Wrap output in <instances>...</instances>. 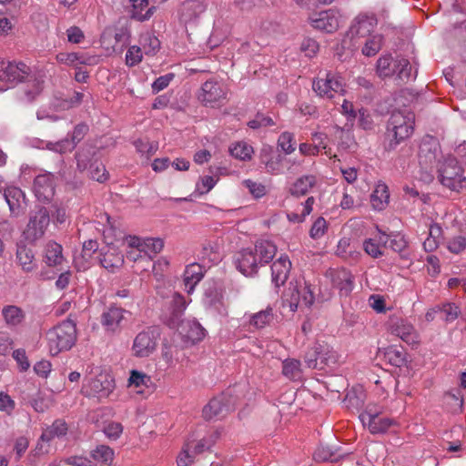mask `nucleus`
Segmentation results:
<instances>
[{
	"mask_svg": "<svg viewBox=\"0 0 466 466\" xmlns=\"http://www.w3.org/2000/svg\"><path fill=\"white\" fill-rule=\"evenodd\" d=\"M277 253L276 245L269 240L260 239L254 248H243L236 253L234 262L245 276H253L259 267L268 264Z\"/></svg>",
	"mask_w": 466,
	"mask_h": 466,
	"instance_id": "nucleus-1",
	"label": "nucleus"
},
{
	"mask_svg": "<svg viewBox=\"0 0 466 466\" xmlns=\"http://www.w3.org/2000/svg\"><path fill=\"white\" fill-rule=\"evenodd\" d=\"M415 116L408 110L393 111L386 123L383 148L391 152L407 141L414 133Z\"/></svg>",
	"mask_w": 466,
	"mask_h": 466,
	"instance_id": "nucleus-2",
	"label": "nucleus"
},
{
	"mask_svg": "<svg viewBox=\"0 0 466 466\" xmlns=\"http://www.w3.org/2000/svg\"><path fill=\"white\" fill-rule=\"evenodd\" d=\"M48 347L53 356L68 350L76 339V329L72 320H66L50 329L47 334Z\"/></svg>",
	"mask_w": 466,
	"mask_h": 466,
	"instance_id": "nucleus-3",
	"label": "nucleus"
},
{
	"mask_svg": "<svg viewBox=\"0 0 466 466\" xmlns=\"http://www.w3.org/2000/svg\"><path fill=\"white\" fill-rule=\"evenodd\" d=\"M437 167L438 178L442 186L454 191L466 187V177L455 157L448 156Z\"/></svg>",
	"mask_w": 466,
	"mask_h": 466,
	"instance_id": "nucleus-4",
	"label": "nucleus"
},
{
	"mask_svg": "<svg viewBox=\"0 0 466 466\" xmlns=\"http://www.w3.org/2000/svg\"><path fill=\"white\" fill-rule=\"evenodd\" d=\"M315 300L313 289L304 279L291 280L284 292L283 301L291 311H296L300 305L310 307Z\"/></svg>",
	"mask_w": 466,
	"mask_h": 466,
	"instance_id": "nucleus-5",
	"label": "nucleus"
},
{
	"mask_svg": "<svg viewBox=\"0 0 466 466\" xmlns=\"http://www.w3.org/2000/svg\"><path fill=\"white\" fill-rule=\"evenodd\" d=\"M377 73L382 78L396 76L400 82H405L411 77V66L406 58L393 60L390 55L382 56L377 61Z\"/></svg>",
	"mask_w": 466,
	"mask_h": 466,
	"instance_id": "nucleus-6",
	"label": "nucleus"
},
{
	"mask_svg": "<svg viewBox=\"0 0 466 466\" xmlns=\"http://www.w3.org/2000/svg\"><path fill=\"white\" fill-rule=\"evenodd\" d=\"M49 224L50 214L46 208L41 207L32 211L24 230L25 239L30 242L41 239L45 236Z\"/></svg>",
	"mask_w": 466,
	"mask_h": 466,
	"instance_id": "nucleus-7",
	"label": "nucleus"
},
{
	"mask_svg": "<svg viewBox=\"0 0 466 466\" xmlns=\"http://www.w3.org/2000/svg\"><path fill=\"white\" fill-rule=\"evenodd\" d=\"M115 388L114 380L107 374L100 373L95 378L86 379L82 393L97 399L107 398Z\"/></svg>",
	"mask_w": 466,
	"mask_h": 466,
	"instance_id": "nucleus-8",
	"label": "nucleus"
},
{
	"mask_svg": "<svg viewBox=\"0 0 466 466\" xmlns=\"http://www.w3.org/2000/svg\"><path fill=\"white\" fill-rule=\"evenodd\" d=\"M236 405V398L228 390L213 398L204 408L203 417L212 420L217 417H224L233 410Z\"/></svg>",
	"mask_w": 466,
	"mask_h": 466,
	"instance_id": "nucleus-9",
	"label": "nucleus"
},
{
	"mask_svg": "<svg viewBox=\"0 0 466 466\" xmlns=\"http://www.w3.org/2000/svg\"><path fill=\"white\" fill-rule=\"evenodd\" d=\"M389 331L409 345H418L420 335L414 326L407 319L396 315L390 316L388 321Z\"/></svg>",
	"mask_w": 466,
	"mask_h": 466,
	"instance_id": "nucleus-10",
	"label": "nucleus"
},
{
	"mask_svg": "<svg viewBox=\"0 0 466 466\" xmlns=\"http://www.w3.org/2000/svg\"><path fill=\"white\" fill-rule=\"evenodd\" d=\"M159 331L157 328H148L139 332L133 342L134 356L145 358L150 356L157 349Z\"/></svg>",
	"mask_w": 466,
	"mask_h": 466,
	"instance_id": "nucleus-11",
	"label": "nucleus"
},
{
	"mask_svg": "<svg viewBox=\"0 0 466 466\" xmlns=\"http://www.w3.org/2000/svg\"><path fill=\"white\" fill-rule=\"evenodd\" d=\"M44 75L40 73H29L25 81L21 82V86L16 90V95L22 102H33L43 91Z\"/></svg>",
	"mask_w": 466,
	"mask_h": 466,
	"instance_id": "nucleus-12",
	"label": "nucleus"
},
{
	"mask_svg": "<svg viewBox=\"0 0 466 466\" xmlns=\"http://www.w3.org/2000/svg\"><path fill=\"white\" fill-rule=\"evenodd\" d=\"M378 25V19L374 13H360L352 21L350 34L352 37H368L371 35Z\"/></svg>",
	"mask_w": 466,
	"mask_h": 466,
	"instance_id": "nucleus-13",
	"label": "nucleus"
},
{
	"mask_svg": "<svg viewBox=\"0 0 466 466\" xmlns=\"http://www.w3.org/2000/svg\"><path fill=\"white\" fill-rule=\"evenodd\" d=\"M29 67L24 63L0 60V81L14 85L23 82L29 75Z\"/></svg>",
	"mask_w": 466,
	"mask_h": 466,
	"instance_id": "nucleus-14",
	"label": "nucleus"
},
{
	"mask_svg": "<svg viewBox=\"0 0 466 466\" xmlns=\"http://www.w3.org/2000/svg\"><path fill=\"white\" fill-rule=\"evenodd\" d=\"M441 155L439 143L433 137L423 139L419 149V163L420 165L428 169L432 168L433 166L439 162V157Z\"/></svg>",
	"mask_w": 466,
	"mask_h": 466,
	"instance_id": "nucleus-15",
	"label": "nucleus"
},
{
	"mask_svg": "<svg viewBox=\"0 0 466 466\" xmlns=\"http://www.w3.org/2000/svg\"><path fill=\"white\" fill-rule=\"evenodd\" d=\"M226 89L221 83L208 80L202 85L198 99L206 106H215L226 99Z\"/></svg>",
	"mask_w": 466,
	"mask_h": 466,
	"instance_id": "nucleus-16",
	"label": "nucleus"
},
{
	"mask_svg": "<svg viewBox=\"0 0 466 466\" xmlns=\"http://www.w3.org/2000/svg\"><path fill=\"white\" fill-rule=\"evenodd\" d=\"M309 21L314 28L326 33L335 32L339 25L338 13L333 9L314 14L309 17Z\"/></svg>",
	"mask_w": 466,
	"mask_h": 466,
	"instance_id": "nucleus-17",
	"label": "nucleus"
},
{
	"mask_svg": "<svg viewBox=\"0 0 466 466\" xmlns=\"http://www.w3.org/2000/svg\"><path fill=\"white\" fill-rule=\"evenodd\" d=\"M126 315L130 313L121 308L111 307L101 316V324L108 332L119 331L127 321Z\"/></svg>",
	"mask_w": 466,
	"mask_h": 466,
	"instance_id": "nucleus-18",
	"label": "nucleus"
},
{
	"mask_svg": "<svg viewBox=\"0 0 466 466\" xmlns=\"http://www.w3.org/2000/svg\"><path fill=\"white\" fill-rule=\"evenodd\" d=\"M332 286L339 292L340 297H348L354 288V278L346 268L330 269L329 271Z\"/></svg>",
	"mask_w": 466,
	"mask_h": 466,
	"instance_id": "nucleus-19",
	"label": "nucleus"
},
{
	"mask_svg": "<svg viewBox=\"0 0 466 466\" xmlns=\"http://www.w3.org/2000/svg\"><path fill=\"white\" fill-rule=\"evenodd\" d=\"M33 190L39 201H49L55 194L54 175L45 172L35 177Z\"/></svg>",
	"mask_w": 466,
	"mask_h": 466,
	"instance_id": "nucleus-20",
	"label": "nucleus"
},
{
	"mask_svg": "<svg viewBox=\"0 0 466 466\" xmlns=\"http://www.w3.org/2000/svg\"><path fill=\"white\" fill-rule=\"evenodd\" d=\"M204 0H186L180 6V19L187 24L195 22L207 9Z\"/></svg>",
	"mask_w": 466,
	"mask_h": 466,
	"instance_id": "nucleus-21",
	"label": "nucleus"
},
{
	"mask_svg": "<svg viewBox=\"0 0 466 466\" xmlns=\"http://www.w3.org/2000/svg\"><path fill=\"white\" fill-rule=\"evenodd\" d=\"M179 333L183 335L187 340L192 343L198 342L206 336L205 329L197 321L194 320H178L176 323Z\"/></svg>",
	"mask_w": 466,
	"mask_h": 466,
	"instance_id": "nucleus-22",
	"label": "nucleus"
},
{
	"mask_svg": "<svg viewBox=\"0 0 466 466\" xmlns=\"http://www.w3.org/2000/svg\"><path fill=\"white\" fill-rule=\"evenodd\" d=\"M291 269V262L288 256H280L271 266L272 283L276 288L284 285Z\"/></svg>",
	"mask_w": 466,
	"mask_h": 466,
	"instance_id": "nucleus-23",
	"label": "nucleus"
},
{
	"mask_svg": "<svg viewBox=\"0 0 466 466\" xmlns=\"http://www.w3.org/2000/svg\"><path fill=\"white\" fill-rule=\"evenodd\" d=\"M388 245V235L379 230L374 238L363 241V249L370 257L377 258L384 255L383 248Z\"/></svg>",
	"mask_w": 466,
	"mask_h": 466,
	"instance_id": "nucleus-24",
	"label": "nucleus"
},
{
	"mask_svg": "<svg viewBox=\"0 0 466 466\" xmlns=\"http://www.w3.org/2000/svg\"><path fill=\"white\" fill-rule=\"evenodd\" d=\"M130 17L139 22L149 20L156 12V6L148 7L149 0H129Z\"/></svg>",
	"mask_w": 466,
	"mask_h": 466,
	"instance_id": "nucleus-25",
	"label": "nucleus"
},
{
	"mask_svg": "<svg viewBox=\"0 0 466 466\" xmlns=\"http://www.w3.org/2000/svg\"><path fill=\"white\" fill-rule=\"evenodd\" d=\"M318 179L314 175H303L298 177L289 187V193L294 197L306 196L316 187Z\"/></svg>",
	"mask_w": 466,
	"mask_h": 466,
	"instance_id": "nucleus-26",
	"label": "nucleus"
},
{
	"mask_svg": "<svg viewBox=\"0 0 466 466\" xmlns=\"http://www.w3.org/2000/svg\"><path fill=\"white\" fill-rule=\"evenodd\" d=\"M91 461L99 466H110L115 458V451L107 445H96L95 449L90 451Z\"/></svg>",
	"mask_w": 466,
	"mask_h": 466,
	"instance_id": "nucleus-27",
	"label": "nucleus"
},
{
	"mask_svg": "<svg viewBox=\"0 0 466 466\" xmlns=\"http://www.w3.org/2000/svg\"><path fill=\"white\" fill-rule=\"evenodd\" d=\"M63 248L55 241L46 243L44 250V261L49 267L61 265L64 261Z\"/></svg>",
	"mask_w": 466,
	"mask_h": 466,
	"instance_id": "nucleus-28",
	"label": "nucleus"
},
{
	"mask_svg": "<svg viewBox=\"0 0 466 466\" xmlns=\"http://www.w3.org/2000/svg\"><path fill=\"white\" fill-rule=\"evenodd\" d=\"M203 276V268L198 263L187 266L184 272V284L187 293L190 294L194 290L195 286L202 279Z\"/></svg>",
	"mask_w": 466,
	"mask_h": 466,
	"instance_id": "nucleus-29",
	"label": "nucleus"
},
{
	"mask_svg": "<svg viewBox=\"0 0 466 466\" xmlns=\"http://www.w3.org/2000/svg\"><path fill=\"white\" fill-rule=\"evenodd\" d=\"M56 59L59 64L77 69L81 65H90V57L83 53H66L60 52L56 56Z\"/></svg>",
	"mask_w": 466,
	"mask_h": 466,
	"instance_id": "nucleus-30",
	"label": "nucleus"
},
{
	"mask_svg": "<svg viewBox=\"0 0 466 466\" xmlns=\"http://www.w3.org/2000/svg\"><path fill=\"white\" fill-rule=\"evenodd\" d=\"M282 156L274 153L270 148H264L260 154L261 163L265 165L268 172L280 173L282 169Z\"/></svg>",
	"mask_w": 466,
	"mask_h": 466,
	"instance_id": "nucleus-31",
	"label": "nucleus"
},
{
	"mask_svg": "<svg viewBox=\"0 0 466 466\" xmlns=\"http://www.w3.org/2000/svg\"><path fill=\"white\" fill-rule=\"evenodd\" d=\"M219 247L216 241L207 240L205 241L198 252V258L203 263H217L220 260Z\"/></svg>",
	"mask_w": 466,
	"mask_h": 466,
	"instance_id": "nucleus-32",
	"label": "nucleus"
},
{
	"mask_svg": "<svg viewBox=\"0 0 466 466\" xmlns=\"http://www.w3.org/2000/svg\"><path fill=\"white\" fill-rule=\"evenodd\" d=\"M141 246L140 253L144 254L145 261L149 264L153 257L163 249L164 241L159 238H147L143 239Z\"/></svg>",
	"mask_w": 466,
	"mask_h": 466,
	"instance_id": "nucleus-33",
	"label": "nucleus"
},
{
	"mask_svg": "<svg viewBox=\"0 0 466 466\" xmlns=\"http://www.w3.org/2000/svg\"><path fill=\"white\" fill-rule=\"evenodd\" d=\"M366 393L362 387H353L346 394L344 403L348 409L357 410L361 409L365 403Z\"/></svg>",
	"mask_w": 466,
	"mask_h": 466,
	"instance_id": "nucleus-34",
	"label": "nucleus"
},
{
	"mask_svg": "<svg viewBox=\"0 0 466 466\" xmlns=\"http://www.w3.org/2000/svg\"><path fill=\"white\" fill-rule=\"evenodd\" d=\"M390 193L386 184L379 183L370 196V203L374 209L382 210L389 203Z\"/></svg>",
	"mask_w": 466,
	"mask_h": 466,
	"instance_id": "nucleus-35",
	"label": "nucleus"
},
{
	"mask_svg": "<svg viewBox=\"0 0 466 466\" xmlns=\"http://www.w3.org/2000/svg\"><path fill=\"white\" fill-rule=\"evenodd\" d=\"M2 316L9 327L20 325L25 318L24 310L15 305L5 306L2 309Z\"/></svg>",
	"mask_w": 466,
	"mask_h": 466,
	"instance_id": "nucleus-36",
	"label": "nucleus"
},
{
	"mask_svg": "<svg viewBox=\"0 0 466 466\" xmlns=\"http://www.w3.org/2000/svg\"><path fill=\"white\" fill-rule=\"evenodd\" d=\"M315 198L309 197L303 203H300L295 211L289 212L287 218L289 221L292 223H301L305 220L306 217L309 216L312 209Z\"/></svg>",
	"mask_w": 466,
	"mask_h": 466,
	"instance_id": "nucleus-37",
	"label": "nucleus"
},
{
	"mask_svg": "<svg viewBox=\"0 0 466 466\" xmlns=\"http://www.w3.org/2000/svg\"><path fill=\"white\" fill-rule=\"evenodd\" d=\"M366 420H368L366 426L372 434L383 433L395 423L393 420L380 416L372 418L370 415H366Z\"/></svg>",
	"mask_w": 466,
	"mask_h": 466,
	"instance_id": "nucleus-38",
	"label": "nucleus"
},
{
	"mask_svg": "<svg viewBox=\"0 0 466 466\" xmlns=\"http://www.w3.org/2000/svg\"><path fill=\"white\" fill-rule=\"evenodd\" d=\"M16 259L23 270L25 272H30L36 268L33 251L25 246L18 247L16 251Z\"/></svg>",
	"mask_w": 466,
	"mask_h": 466,
	"instance_id": "nucleus-39",
	"label": "nucleus"
},
{
	"mask_svg": "<svg viewBox=\"0 0 466 466\" xmlns=\"http://www.w3.org/2000/svg\"><path fill=\"white\" fill-rule=\"evenodd\" d=\"M282 373L291 380H299L302 376L301 363L296 359H287L282 363Z\"/></svg>",
	"mask_w": 466,
	"mask_h": 466,
	"instance_id": "nucleus-40",
	"label": "nucleus"
},
{
	"mask_svg": "<svg viewBox=\"0 0 466 466\" xmlns=\"http://www.w3.org/2000/svg\"><path fill=\"white\" fill-rule=\"evenodd\" d=\"M316 350L319 352V363L324 365L335 364L338 360V353L327 343L317 342Z\"/></svg>",
	"mask_w": 466,
	"mask_h": 466,
	"instance_id": "nucleus-41",
	"label": "nucleus"
},
{
	"mask_svg": "<svg viewBox=\"0 0 466 466\" xmlns=\"http://www.w3.org/2000/svg\"><path fill=\"white\" fill-rule=\"evenodd\" d=\"M220 432L218 430L210 431L207 436L198 441L196 444H192V451L195 455L200 454L205 451L209 450L216 441L219 439Z\"/></svg>",
	"mask_w": 466,
	"mask_h": 466,
	"instance_id": "nucleus-42",
	"label": "nucleus"
},
{
	"mask_svg": "<svg viewBox=\"0 0 466 466\" xmlns=\"http://www.w3.org/2000/svg\"><path fill=\"white\" fill-rule=\"evenodd\" d=\"M273 309L268 307L266 309L253 314L249 319V325L256 329H263L273 320Z\"/></svg>",
	"mask_w": 466,
	"mask_h": 466,
	"instance_id": "nucleus-43",
	"label": "nucleus"
},
{
	"mask_svg": "<svg viewBox=\"0 0 466 466\" xmlns=\"http://www.w3.org/2000/svg\"><path fill=\"white\" fill-rule=\"evenodd\" d=\"M139 43L141 49L147 56H154L160 48V41L150 33L141 35Z\"/></svg>",
	"mask_w": 466,
	"mask_h": 466,
	"instance_id": "nucleus-44",
	"label": "nucleus"
},
{
	"mask_svg": "<svg viewBox=\"0 0 466 466\" xmlns=\"http://www.w3.org/2000/svg\"><path fill=\"white\" fill-rule=\"evenodd\" d=\"M365 38L362 54L366 56H375L381 49L383 36L380 34H375Z\"/></svg>",
	"mask_w": 466,
	"mask_h": 466,
	"instance_id": "nucleus-45",
	"label": "nucleus"
},
{
	"mask_svg": "<svg viewBox=\"0 0 466 466\" xmlns=\"http://www.w3.org/2000/svg\"><path fill=\"white\" fill-rule=\"evenodd\" d=\"M435 311H439L441 318L446 322L454 321L460 315L461 309L455 303H443L435 307Z\"/></svg>",
	"mask_w": 466,
	"mask_h": 466,
	"instance_id": "nucleus-46",
	"label": "nucleus"
},
{
	"mask_svg": "<svg viewBox=\"0 0 466 466\" xmlns=\"http://www.w3.org/2000/svg\"><path fill=\"white\" fill-rule=\"evenodd\" d=\"M229 152L235 158L247 161L251 158L253 148L245 142H237L229 147Z\"/></svg>",
	"mask_w": 466,
	"mask_h": 466,
	"instance_id": "nucleus-47",
	"label": "nucleus"
},
{
	"mask_svg": "<svg viewBox=\"0 0 466 466\" xmlns=\"http://www.w3.org/2000/svg\"><path fill=\"white\" fill-rule=\"evenodd\" d=\"M186 300L184 297L178 293H175L172 299L173 307V318L170 319L169 326L171 328L176 327L177 321H178L186 309Z\"/></svg>",
	"mask_w": 466,
	"mask_h": 466,
	"instance_id": "nucleus-48",
	"label": "nucleus"
},
{
	"mask_svg": "<svg viewBox=\"0 0 466 466\" xmlns=\"http://www.w3.org/2000/svg\"><path fill=\"white\" fill-rule=\"evenodd\" d=\"M94 154L95 152L91 147L81 148L78 152H76V167L80 172H83L90 167V165L93 164L91 161Z\"/></svg>",
	"mask_w": 466,
	"mask_h": 466,
	"instance_id": "nucleus-49",
	"label": "nucleus"
},
{
	"mask_svg": "<svg viewBox=\"0 0 466 466\" xmlns=\"http://www.w3.org/2000/svg\"><path fill=\"white\" fill-rule=\"evenodd\" d=\"M111 251H107L103 255V258H101V265L107 269L114 270L116 268H119L124 259L123 256L117 252H116V249L111 248Z\"/></svg>",
	"mask_w": 466,
	"mask_h": 466,
	"instance_id": "nucleus-50",
	"label": "nucleus"
},
{
	"mask_svg": "<svg viewBox=\"0 0 466 466\" xmlns=\"http://www.w3.org/2000/svg\"><path fill=\"white\" fill-rule=\"evenodd\" d=\"M329 90H328V94L326 96V98L328 99H333L336 96H344L345 94V83L343 78L336 74L333 73V76L331 77V83L329 86Z\"/></svg>",
	"mask_w": 466,
	"mask_h": 466,
	"instance_id": "nucleus-51",
	"label": "nucleus"
},
{
	"mask_svg": "<svg viewBox=\"0 0 466 466\" xmlns=\"http://www.w3.org/2000/svg\"><path fill=\"white\" fill-rule=\"evenodd\" d=\"M332 72L325 74L324 77H318L313 81L312 88L320 97L326 98L328 90H329V84L331 83Z\"/></svg>",
	"mask_w": 466,
	"mask_h": 466,
	"instance_id": "nucleus-52",
	"label": "nucleus"
},
{
	"mask_svg": "<svg viewBox=\"0 0 466 466\" xmlns=\"http://www.w3.org/2000/svg\"><path fill=\"white\" fill-rule=\"evenodd\" d=\"M384 357L390 365L395 367H401L405 363L403 351L394 347H389L385 350Z\"/></svg>",
	"mask_w": 466,
	"mask_h": 466,
	"instance_id": "nucleus-53",
	"label": "nucleus"
},
{
	"mask_svg": "<svg viewBox=\"0 0 466 466\" xmlns=\"http://www.w3.org/2000/svg\"><path fill=\"white\" fill-rule=\"evenodd\" d=\"M46 147L50 151L62 155L67 152H72L76 147L69 138H64L57 142H47Z\"/></svg>",
	"mask_w": 466,
	"mask_h": 466,
	"instance_id": "nucleus-54",
	"label": "nucleus"
},
{
	"mask_svg": "<svg viewBox=\"0 0 466 466\" xmlns=\"http://www.w3.org/2000/svg\"><path fill=\"white\" fill-rule=\"evenodd\" d=\"M22 196V191L17 187H10L5 191L4 197L12 212H15L19 208V198Z\"/></svg>",
	"mask_w": 466,
	"mask_h": 466,
	"instance_id": "nucleus-55",
	"label": "nucleus"
},
{
	"mask_svg": "<svg viewBox=\"0 0 466 466\" xmlns=\"http://www.w3.org/2000/svg\"><path fill=\"white\" fill-rule=\"evenodd\" d=\"M278 146L284 151L286 154H291L295 151V141H294V134L290 132H283L280 134L278 139Z\"/></svg>",
	"mask_w": 466,
	"mask_h": 466,
	"instance_id": "nucleus-56",
	"label": "nucleus"
},
{
	"mask_svg": "<svg viewBox=\"0 0 466 466\" xmlns=\"http://www.w3.org/2000/svg\"><path fill=\"white\" fill-rule=\"evenodd\" d=\"M314 459L318 461H334L339 455L329 446L320 445L314 452Z\"/></svg>",
	"mask_w": 466,
	"mask_h": 466,
	"instance_id": "nucleus-57",
	"label": "nucleus"
},
{
	"mask_svg": "<svg viewBox=\"0 0 466 466\" xmlns=\"http://www.w3.org/2000/svg\"><path fill=\"white\" fill-rule=\"evenodd\" d=\"M134 145L139 153L147 157L154 155L157 150V144L147 139H137Z\"/></svg>",
	"mask_w": 466,
	"mask_h": 466,
	"instance_id": "nucleus-58",
	"label": "nucleus"
},
{
	"mask_svg": "<svg viewBox=\"0 0 466 466\" xmlns=\"http://www.w3.org/2000/svg\"><path fill=\"white\" fill-rule=\"evenodd\" d=\"M195 454L192 451V444L187 442L183 447L181 452L177 456V462L178 466H188L194 461Z\"/></svg>",
	"mask_w": 466,
	"mask_h": 466,
	"instance_id": "nucleus-59",
	"label": "nucleus"
},
{
	"mask_svg": "<svg viewBox=\"0 0 466 466\" xmlns=\"http://www.w3.org/2000/svg\"><path fill=\"white\" fill-rule=\"evenodd\" d=\"M328 224L324 218L319 217L311 226L309 236L313 239L320 238L327 231Z\"/></svg>",
	"mask_w": 466,
	"mask_h": 466,
	"instance_id": "nucleus-60",
	"label": "nucleus"
},
{
	"mask_svg": "<svg viewBox=\"0 0 466 466\" xmlns=\"http://www.w3.org/2000/svg\"><path fill=\"white\" fill-rule=\"evenodd\" d=\"M150 381L149 376L137 370H132L130 372L128 385L129 387L140 388L142 386H147Z\"/></svg>",
	"mask_w": 466,
	"mask_h": 466,
	"instance_id": "nucleus-61",
	"label": "nucleus"
},
{
	"mask_svg": "<svg viewBox=\"0 0 466 466\" xmlns=\"http://www.w3.org/2000/svg\"><path fill=\"white\" fill-rule=\"evenodd\" d=\"M242 185L248 189L249 193L256 198H262L266 195V187L258 182L251 179H246L242 182Z\"/></svg>",
	"mask_w": 466,
	"mask_h": 466,
	"instance_id": "nucleus-62",
	"label": "nucleus"
},
{
	"mask_svg": "<svg viewBox=\"0 0 466 466\" xmlns=\"http://www.w3.org/2000/svg\"><path fill=\"white\" fill-rule=\"evenodd\" d=\"M218 179L213 176H203L197 183L196 189L201 195L206 194L214 187Z\"/></svg>",
	"mask_w": 466,
	"mask_h": 466,
	"instance_id": "nucleus-63",
	"label": "nucleus"
},
{
	"mask_svg": "<svg viewBox=\"0 0 466 466\" xmlns=\"http://www.w3.org/2000/svg\"><path fill=\"white\" fill-rule=\"evenodd\" d=\"M89 169L90 177L94 180L102 183L105 182L108 177L106 167L102 163L94 162V164L90 165Z\"/></svg>",
	"mask_w": 466,
	"mask_h": 466,
	"instance_id": "nucleus-64",
	"label": "nucleus"
}]
</instances>
